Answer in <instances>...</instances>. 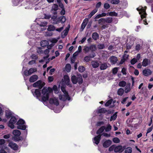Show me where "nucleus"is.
I'll return each mask as SVG.
<instances>
[{
    "label": "nucleus",
    "instance_id": "f257e3e1",
    "mask_svg": "<svg viewBox=\"0 0 153 153\" xmlns=\"http://www.w3.org/2000/svg\"><path fill=\"white\" fill-rule=\"evenodd\" d=\"M52 91V89L50 87H44L42 91L41 101L46 102L48 99L49 94Z\"/></svg>",
    "mask_w": 153,
    "mask_h": 153
},
{
    "label": "nucleus",
    "instance_id": "f03ea898",
    "mask_svg": "<svg viewBox=\"0 0 153 153\" xmlns=\"http://www.w3.org/2000/svg\"><path fill=\"white\" fill-rule=\"evenodd\" d=\"M83 51L85 53H88L89 51H91V53H94L97 50V48L96 45L92 44L89 46H85L84 47Z\"/></svg>",
    "mask_w": 153,
    "mask_h": 153
},
{
    "label": "nucleus",
    "instance_id": "7ed1b4c3",
    "mask_svg": "<svg viewBox=\"0 0 153 153\" xmlns=\"http://www.w3.org/2000/svg\"><path fill=\"white\" fill-rule=\"evenodd\" d=\"M71 80L72 83L74 84H76L78 82L79 84H81L83 82V79L81 75H78L77 76L75 75L71 77Z\"/></svg>",
    "mask_w": 153,
    "mask_h": 153
},
{
    "label": "nucleus",
    "instance_id": "20e7f679",
    "mask_svg": "<svg viewBox=\"0 0 153 153\" xmlns=\"http://www.w3.org/2000/svg\"><path fill=\"white\" fill-rule=\"evenodd\" d=\"M16 124L18 125L17 126L18 129L22 130L25 129L26 127L25 125V122L22 119L19 120L17 122Z\"/></svg>",
    "mask_w": 153,
    "mask_h": 153
},
{
    "label": "nucleus",
    "instance_id": "39448f33",
    "mask_svg": "<svg viewBox=\"0 0 153 153\" xmlns=\"http://www.w3.org/2000/svg\"><path fill=\"white\" fill-rule=\"evenodd\" d=\"M45 85L44 82L41 80H39L34 83L33 86L34 88H38L39 89H41Z\"/></svg>",
    "mask_w": 153,
    "mask_h": 153
},
{
    "label": "nucleus",
    "instance_id": "423d86ee",
    "mask_svg": "<svg viewBox=\"0 0 153 153\" xmlns=\"http://www.w3.org/2000/svg\"><path fill=\"white\" fill-rule=\"evenodd\" d=\"M17 120L14 117H12L8 124V126L11 128L13 129L14 128V124L17 122Z\"/></svg>",
    "mask_w": 153,
    "mask_h": 153
},
{
    "label": "nucleus",
    "instance_id": "0eeeda50",
    "mask_svg": "<svg viewBox=\"0 0 153 153\" xmlns=\"http://www.w3.org/2000/svg\"><path fill=\"white\" fill-rule=\"evenodd\" d=\"M125 149V146L122 147L121 145H118L117 146H116L115 145V147L114 150V152H115L121 153Z\"/></svg>",
    "mask_w": 153,
    "mask_h": 153
},
{
    "label": "nucleus",
    "instance_id": "6e6552de",
    "mask_svg": "<svg viewBox=\"0 0 153 153\" xmlns=\"http://www.w3.org/2000/svg\"><path fill=\"white\" fill-rule=\"evenodd\" d=\"M32 93L33 95L39 99V100L41 101V95L40 90L39 89H35L34 91H32Z\"/></svg>",
    "mask_w": 153,
    "mask_h": 153
},
{
    "label": "nucleus",
    "instance_id": "1a4fd4ad",
    "mask_svg": "<svg viewBox=\"0 0 153 153\" xmlns=\"http://www.w3.org/2000/svg\"><path fill=\"white\" fill-rule=\"evenodd\" d=\"M59 98L60 100L63 101H65L67 100H70V97L68 95V93L64 94L62 95H59Z\"/></svg>",
    "mask_w": 153,
    "mask_h": 153
},
{
    "label": "nucleus",
    "instance_id": "9d476101",
    "mask_svg": "<svg viewBox=\"0 0 153 153\" xmlns=\"http://www.w3.org/2000/svg\"><path fill=\"white\" fill-rule=\"evenodd\" d=\"M137 10L138 11H140L139 14L140 15L142 19L146 17L147 14L146 12L145 9H144L142 7L140 10L138 8H137Z\"/></svg>",
    "mask_w": 153,
    "mask_h": 153
},
{
    "label": "nucleus",
    "instance_id": "9b49d317",
    "mask_svg": "<svg viewBox=\"0 0 153 153\" xmlns=\"http://www.w3.org/2000/svg\"><path fill=\"white\" fill-rule=\"evenodd\" d=\"M58 5L56 4H54L52 7L51 10V12L53 14H57V10L58 9Z\"/></svg>",
    "mask_w": 153,
    "mask_h": 153
},
{
    "label": "nucleus",
    "instance_id": "f8f14e48",
    "mask_svg": "<svg viewBox=\"0 0 153 153\" xmlns=\"http://www.w3.org/2000/svg\"><path fill=\"white\" fill-rule=\"evenodd\" d=\"M96 56L95 53H92L90 54L89 56H85L84 57V60L86 62H88L91 60V58H93L94 57Z\"/></svg>",
    "mask_w": 153,
    "mask_h": 153
},
{
    "label": "nucleus",
    "instance_id": "ddd939ff",
    "mask_svg": "<svg viewBox=\"0 0 153 153\" xmlns=\"http://www.w3.org/2000/svg\"><path fill=\"white\" fill-rule=\"evenodd\" d=\"M49 103L51 104H53L56 106H58L59 104L58 99L55 97L50 98L49 100Z\"/></svg>",
    "mask_w": 153,
    "mask_h": 153
},
{
    "label": "nucleus",
    "instance_id": "4468645a",
    "mask_svg": "<svg viewBox=\"0 0 153 153\" xmlns=\"http://www.w3.org/2000/svg\"><path fill=\"white\" fill-rule=\"evenodd\" d=\"M8 146L11 149L15 150H17L18 148V146L17 144L13 142L9 143Z\"/></svg>",
    "mask_w": 153,
    "mask_h": 153
},
{
    "label": "nucleus",
    "instance_id": "2eb2a0df",
    "mask_svg": "<svg viewBox=\"0 0 153 153\" xmlns=\"http://www.w3.org/2000/svg\"><path fill=\"white\" fill-rule=\"evenodd\" d=\"M152 71L149 69H145L143 71V74L146 76H148L152 74Z\"/></svg>",
    "mask_w": 153,
    "mask_h": 153
},
{
    "label": "nucleus",
    "instance_id": "dca6fc26",
    "mask_svg": "<svg viewBox=\"0 0 153 153\" xmlns=\"http://www.w3.org/2000/svg\"><path fill=\"white\" fill-rule=\"evenodd\" d=\"M101 136V134H99L95 137L94 139L93 142L97 145H98L100 142Z\"/></svg>",
    "mask_w": 153,
    "mask_h": 153
},
{
    "label": "nucleus",
    "instance_id": "f3484780",
    "mask_svg": "<svg viewBox=\"0 0 153 153\" xmlns=\"http://www.w3.org/2000/svg\"><path fill=\"white\" fill-rule=\"evenodd\" d=\"M109 60L111 64L112 65L116 63L118 61L117 57L114 56H111L109 58Z\"/></svg>",
    "mask_w": 153,
    "mask_h": 153
},
{
    "label": "nucleus",
    "instance_id": "a211bd4d",
    "mask_svg": "<svg viewBox=\"0 0 153 153\" xmlns=\"http://www.w3.org/2000/svg\"><path fill=\"white\" fill-rule=\"evenodd\" d=\"M38 79V77L36 75H34L30 76L29 79L30 82H33L36 81Z\"/></svg>",
    "mask_w": 153,
    "mask_h": 153
},
{
    "label": "nucleus",
    "instance_id": "6ab92c4d",
    "mask_svg": "<svg viewBox=\"0 0 153 153\" xmlns=\"http://www.w3.org/2000/svg\"><path fill=\"white\" fill-rule=\"evenodd\" d=\"M88 18H85L83 21L82 23L81 26L80 28V30L81 31L83 30L85 27L86 26L88 22Z\"/></svg>",
    "mask_w": 153,
    "mask_h": 153
},
{
    "label": "nucleus",
    "instance_id": "aec40b11",
    "mask_svg": "<svg viewBox=\"0 0 153 153\" xmlns=\"http://www.w3.org/2000/svg\"><path fill=\"white\" fill-rule=\"evenodd\" d=\"M150 64V60L147 59H144L142 62V65L143 67H146Z\"/></svg>",
    "mask_w": 153,
    "mask_h": 153
},
{
    "label": "nucleus",
    "instance_id": "412c9836",
    "mask_svg": "<svg viewBox=\"0 0 153 153\" xmlns=\"http://www.w3.org/2000/svg\"><path fill=\"white\" fill-rule=\"evenodd\" d=\"M111 143V141L110 140H108L105 141L103 143V146L105 148H107L109 147Z\"/></svg>",
    "mask_w": 153,
    "mask_h": 153
},
{
    "label": "nucleus",
    "instance_id": "4be33fe9",
    "mask_svg": "<svg viewBox=\"0 0 153 153\" xmlns=\"http://www.w3.org/2000/svg\"><path fill=\"white\" fill-rule=\"evenodd\" d=\"M131 83H128L126 85V87L125 88V92L126 93L130 92L131 90L130 88Z\"/></svg>",
    "mask_w": 153,
    "mask_h": 153
},
{
    "label": "nucleus",
    "instance_id": "5701e85b",
    "mask_svg": "<svg viewBox=\"0 0 153 153\" xmlns=\"http://www.w3.org/2000/svg\"><path fill=\"white\" fill-rule=\"evenodd\" d=\"M92 37L94 40H97L99 39V36L97 33L94 32L92 34Z\"/></svg>",
    "mask_w": 153,
    "mask_h": 153
},
{
    "label": "nucleus",
    "instance_id": "b1692460",
    "mask_svg": "<svg viewBox=\"0 0 153 153\" xmlns=\"http://www.w3.org/2000/svg\"><path fill=\"white\" fill-rule=\"evenodd\" d=\"M64 79L66 84L68 85L69 84L70 79L68 75H65L64 76Z\"/></svg>",
    "mask_w": 153,
    "mask_h": 153
},
{
    "label": "nucleus",
    "instance_id": "393cba45",
    "mask_svg": "<svg viewBox=\"0 0 153 153\" xmlns=\"http://www.w3.org/2000/svg\"><path fill=\"white\" fill-rule=\"evenodd\" d=\"M41 45L42 47H45L49 44L48 42L46 40H44L41 42Z\"/></svg>",
    "mask_w": 153,
    "mask_h": 153
},
{
    "label": "nucleus",
    "instance_id": "a878e982",
    "mask_svg": "<svg viewBox=\"0 0 153 153\" xmlns=\"http://www.w3.org/2000/svg\"><path fill=\"white\" fill-rule=\"evenodd\" d=\"M91 64L94 68H97L99 65V64L98 62L94 61L92 62Z\"/></svg>",
    "mask_w": 153,
    "mask_h": 153
},
{
    "label": "nucleus",
    "instance_id": "bb28decb",
    "mask_svg": "<svg viewBox=\"0 0 153 153\" xmlns=\"http://www.w3.org/2000/svg\"><path fill=\"white\" fill-rule=\"evenodd\" d=\"M105 128V126H103L101 127L97 131V134H100L103 132Z\"/></svg>",
    "mask_w": 153,
    "mask_h": 153
},
{
    "label": "nucleus",
    "instance_id": "cd10ccee",
    "mask_svg": "<svg viewBox=\"0 0 153 153\" xmlns=\"http://www.w3.org/2000/svg\"><path fill=\"white\" fill-rule=\"evenodd\" d=\"M97 11V9H95L89 14L88 16V18L90 19L93 16Z\"/></svg>",
    "mask_w": 153,
    "mask_h": 153
},
{
    "label": "nucleus",
    "instance_id": "c85d7f7f",
    "mask_svg": "<svg viewBox=\"0 0 153 153\" xmlns=\"http://www.w3.org/2000/svg\"><path fill=\"white\" fill-rule=\"evenodd\" d=\"M108 68V65L107 63H105L101 64L100 66V68L101 70H104Z\"/></svg>",
    "mask_w": 153,
    "mask_h": 153
},
{
    "label": "nucleus",
    "instance_id": "c756f323",
    "mask_svg": "<svg viewBox=\"0 0 153 153\" xmlns=\"http://www.w3.org/2000/svg\"><path fill=\"white\" fill-rule=\"evenodd\" d=\"M6 116L7 118H9L12 117V112L9 111H6Z\"/></svg>",
    "mask_w": 153,
    "mask_h": 153
},
{
    "label": "nucleus",
    "instance_id": "7c9ffc66",
    "mask_svg": "<svg viewBox=\"0 0 153 153\" xmlns=\"http://www.w3.org/2000/svg\"><path fill=\"white\" fill-rule=\"evenodd\" d=\"M128 57V55L126 54V53H125L123 56V59L121 60V61L120 62V64L123 63L127 59Z\"/></svg>",
    "mask_w": 153,
    "mask_h": 153
},
{
    "label": "nucleus",
    "instance_id": "2f4dec72",
    "mask_svg": "<svg viewBox=\"0 0 153 153\" xmlns=\"http://www.w3.org/2000/svg\"><path fill=\"white\" fill-rule=\"evenodd\" d=\"M13 134L15 136H19L20 135L21 133L20 131L18 130H14L13 132Z\"/></svg>",
    "mask_w": 153,
    "mask_h": 153
},
{
    "label": "nucleus",
    "instance_id": "473e14b6",
    "mask_svg": "<svg viewBox=\"0 0 153 153\" xmlns=\"http://www.w3.org/2000/svg\"><path fill=\"white\" fill-rule=\"evenodd\" d=\"M124 92V90L123 88H120L118 89L117 93V94L119 96H122Z\"/></svg>",
    "mask_w": 153,
    "mask_h": 153
},
{
    "label": "nucleus",
    "instance_id": "72a5a7b5",
    "mask_svg": "<svg viewBox=\"0 0 153 153\" xmlns=\"http://www.w3.org/2000/svg\"><path fill=\"white\" fill-rule=\"evenodd\" d=\"M117 15V14L114 11L108 12L107 13V16H116Z\"/></svg>",
    "mask_w": 153,
    "mask_h": 153
},
{
    "label": "nucleus",
    "instance_id": "f704fd0d",
    "mask_svg": "<svg viewBox=\"0 0 153 153\" xmlns=\"http://www.w3.org/2000/svg\"><path fill=\"white\" fill-rule=\"evenodd\" d=\"M126 85V82L124 81H122L119 82V85L120 87H125Z\"/></svg>",
    "mask_w": 153,
    "mask_h": 153
},
{
    "label": "nucleus",
    "instance_id": "c9c22d12",
    "mask_svg": "<svg viewBox=\"0 0 153 153\" xmlns=\"http://www.w3.org/2000/svg\"><path fill=\"white\" fill-rule=\"evenodd\" d=\"M55 29V27L53 25H51L48 26V30L49 31H54Z\"/></svg>",
    "mask_w": 153,
    "mask_h": 153
},
{
    "label": "nucleus",
    "instance_id": "e433bc0d",
    "mask_svg": "<svg viewBox=\"0 0 153 153\" xmlns=\"http://www.w3.org/2000/svg\"><path fill=\"white\" fill-rule=\"evenodd\" d=\"M65 69L66 71L68 72H70L71 69V65L69 64H67L65 66Z\"/></svg>",
    "mask_w": 153,
    "mask_h": 153
},
{
    "label": "nucleus",
    "instance_id": "4c0bfd02",
    "mask_svg": "<svg viewBox=\"0 0 153 153\" xmlns=\"http://www.w3.org/2000/svg\"><path fill=\"white\" fill-rule=\"evenodd\" d=\"M117 112H115L114 114H113L112 116L111 117V118L110 119V121H112L113 120H115L117 117Z\"/></svg>",
    "mask_w": 153,
    "mask_h": 153
},
{
    "label": "nucleus",
    "instance_id": "58836bf2",
    "mask_svg": "<svg viewBox=\"0 0 153 153\" xmlns=\"http://www.w3.org/2000/svg\"><path fill=\"white\" fill-rule=\"evenodd\" d=\"M125 153H131L132 152V149L130 147H128L125 149Z\"/></svg>",
    "mask_w": 153,
    "mask_h": 153
},
{
    "label": "nucleus",
    "instance_id": "ea45409f",
    "mask_svg": "<svg viewBox=\"0 0 153 153\" xmlns=\"http://www.w3.org/2000/svg\"><path fill=\"white\" fill-rule=\"evenodd\" d=\"M105 22L108 23H111L112 21V18L111 17H108L105 19Z\"/></svg>",
    "mask_w": 153,
    "mask_h": 153
},
{
    "label": "nucleus",
    "instance_id": "a19ab883",
    "mask_svg": "<svg viewBox=\"0 0 153 153\" xmlns=\"http://www.w3.org/2000/svg\"><path fill=\"white\" fill-rule=\"evenodd\" d=\"M29 72V74L30 75L34 72L36 71V69L34 68H30L28 71Z\"/></svg>",
    "mask_w": 153,
    "mask_h": 153
},
{
    "label": "nucleus",
    "instance_id": "79ce46f5",
    "mask_svg": "<svg viewBox=\"0 0 153 153\" xmlns=\"http://www.w3.org/2000/svg\"><path fill=\"white\" fill-rule=\"evenodd\" d=\"M59 19L62 23H64L66 21V18L64 16H62L59 17Z\"/></svg>",
    "mask_w": 153,
    "mask_h": 153
},
{
    "label": "nucleus",
    "instance_id": "37998d69",
    "mask_svg": "<svg viewBox=\"0 0 153 153\" xmlns=\"http://www.w3.org/2000/svg\"><path fill=\"white\" fill-rule=\"evenodd\" d=\"M105 47V46L103 44H99L97 45V48L99 49H102Z\"/></svg>",
    "mask_w": 153,
    "mask_h": 153
},
{
    "label": "nucleus",
    "instance_id": "c03bdc74",
    "mask_svg": "<svg viewBox=\"0 0 153 153\" xmlns=\"http://www.w3.org/2000/svg\"><path fill=\"white\" fill-rule=\"evenodd\" d=\"M106 112V110L104 108H102L99 109L97 111L98 113H105Z\"/></svg>",
    "mask_w": 153,
    "mask_h": 153
},
{
    "label": "nucleus",
    "instance_id": "a18cd8bd",
    "mask_svg": "<svg viewBox=\"0 0 153 153\" xmlns=\"http://www.w3.org/2000/svg\"><path fill=\"white\" fill-rule=\"evenodd\" d=\"M78 70L80 72L82 73L85 70V68L83 66H80L78 68Z\"/></svg>",
    "mask_w": 153,
    "mask_h": 153
},
{
    "label": "nucleus",
    "instance_id": "49530a36",
    "mask_svg": "<svg viewBox=\"0 0 153 153\" xmlns=\"http://www.w3.org/2000/svg\"><path fill=\"white\" fill-rule=\"evenodd\" d=\"M111 126L110 124H108L106 128L105 127V131L108 132L111 130Z\"/></svg>",
    "mask_w": 153,
    "mask_h": 153
},
{
    "label": "nucleus",
    "instance_id": "de8ad7c7",
    "mask_svg": "<svg viewBox=\"0 0 153 153\" xmlns=\"http://www.w3.org/2000/svg\"><path fill=\"white\" fill-rule=\"evenodd\" d=\"M113 141L115 143H119L120 142V140L117 137H114L113 138Z\"/></svg>",
    "mask_w": 153,
    "mask_h": 153
},
{
    "label": "nucleus",
    "instance_id": "09e8293b",
    "mask_svg": "<svg viewBox=\"0 0 153 153\" xmlns=\"http://www.w3.org/2000/svg\"><path fill=\"white\" fill-rule=\"evenodd\" d=\"M119 0H112L111 1V3L113 4H117L120 3Z\"/></svg>",
    "mask_w": 153,
    "mask_h": 153
},
{
    "label": "nucleus",
    "instance_id": "8fccbe9b",
    "mask_svg": "<svg viewBox=\"0 0 153 153\" xmlns=\"http://www.w3.org/2000/svg\"><path fill=\"white\" fill-rule=\"evenodd\" d=\"M47 24V22H41L40 24H39V25L41 27H44Z\"/></svg>",
    "mask_w": 153,
    "mask_h": 153
},
{
    "label": "nucleus",
    "instance_id": "3c124183",
    "mask_svg": "<svg viewBox=\"0 0 153 153\" xmlns=\"http://www.w3.org/2000/svg\"><path fill=\"white\" fill-rule=\"evenodd\" d=\"M137 62V60L135 58L133 59L131 61V63L132 65H134Z\"/></svg>",
    "mask_w": 153,
    "mask_h": 153
},
{
    "label": "nucleus",
    "instance_id": "603ef678",
    "mask_svg": "<svg viewBox=\"0 0 153 153\" xmlns=\"http://www.w3.org/2000/svg\"><path fill=\"white\" fill-rule=\"evenodd\" d=\"M115 147V145H113L111 146L109 148L108 150L110 152H111L113 150H114Z\"/></svg>",
    "mask_w": 153,
    "mask_h": 153
},
{
    "label": "nucleus",
    "instance_id": "864d4df0",
    "mask_svg": "<svg viewBox=\"0 0 153 153\" xmlns=\"http://www.w3.org/2000/svg\"><path fill=\"white\" fill-rule=\"evenodd\" d=\"M49 41L53 43H56L57 42L58 40L54 38L50 39Z\"/></svg>",
    "mask_w": 153,
    "mask_h": 153
},
{
    "label": "nucleus",
    "instance_id": "5fc2aeb1",
    "mask_svg": "<svg viewBox=\"0 0 153 153\" xmlns=\"http://www.w3.org/2000/svg\"><path fill=\"white\" fill-rule=\"evenodd\" d=\"M118 71V68L117 67L114 68L112 70V73L113 74H115Z\"/></svg>",
    "mask_w": 153,
    "mask_h": 153
},
{
    "label": "nucleus",
    "instance_id": "6e6d98bb",
    "mask_svg": "<svg viewBox=\"0 0 153 153\" xmlns=\"http://www.w3.org/2000/svg\"><path fill=\"white\" fill-rule=\"evenodd\" d=\"M101 22L105 23V19L101 18L99 19L98 20V23L99 24H100Z\"/></svg>",
    "mask_w": 153,
    "mask_h": 153
},
{
    "label": "nucleus",
    "instance_id": "4d7b16f0",
    "mask_svg": "<svg viewBox=\"0 0 153 153\" xmlns=\"http://www.w3.org/2000/svg\"><path fill=\"white\" fill-rule=\"evenodd\" d=\"M112 101L111 100H108L105 104V105L106 106H108L111 103Z\"/></svg>",
    "mask_w": 153,
    "mask_h": 153
},
{
    "label": "nucleus",
    "instance_id": "13d9d810",
    "mask_svg": "<svg viewBox=\"0 0 153 153\" xmlns=\"http://www.w3.org/2000/svg\"><path fill=\"white\" fill-rule=\"evenodd\" d=\"M53 33L52 32H46L45 36H50L52 35Z\"/></svg>",
    "mask_w": 153,
    "mask_h": 153
},
{
    "label": "nucleus",
    "instance_id": "bf43d9fd",
    "mask_svg": "<svg viewBox=\"0 0 153 153\" xmlns=\"http://www.w3.org/2000/svg\"><path fill=\"white\" fill-rule=\"evenodd\" d=\"M110 7L109 4L108 3H105L104 4V7L106 9H108Z\"/></svg>",
    "mask_w": 153,
    "mask_h": 153
},
{
    "label": "nucleus",
    "instance_id": "052dcab7",
    "mask_svg": "<svg viewBox=\"0 0 153 153\" xmlns=\"http://www.w3.org/2000/svg\"><path fill=\"white\" fill-rule=\"evenodd\" d=\"M53 89L55 91L56 93H58V91L57 89V87L56 85H54L53 87Z\"/></svg>",
    "mask_w": 153,
    "mask_h": 153
},
{
    "label": "nucleus",
    "instance_id": "680f3d73",
    "mask_svg": "<svg viewBox=\"0 0 153 153\" xmlns=\"http://www.w3.org/2000/svg\"><path fill=\"white\" fill-rule=\"evenodd\" d=\"M101 135H103L104 136L106 137H109L111 136L110 134H108L105 133H102Z\"/></svg>",
    "mask_w": 153,
    "mask_h": 153
},
{
    "label": "nucleus",
    "instance_id": "e2e57ef3",
    "mask_svg": "<svg viewBox=\"0 0 153 153\" xmlns=\"http://www.w3.org/2000/svg\"><path fill=\"white\" fill-rule=\"evenodd\" d=\"M126 69H125L124 68H122V71H121V72L123 74H124V75L126 74Z\"/></svg>",
    "mask_w": 153,
    "mask_h": 153
},
{
    "label": "nucleus",
    "instance_id": "0e129e2a",
    "mask_svg": "<svg viewBox=\"0 0 153 153\" xmlns=\"http://www.w3.org/2000/svg\"><path fill=\"white\" fill-rule=\"evenodd\" d=\"M101 4H102L100 2H98L96 4V9H97V8H99L101 6Z\"/></svg>",
    "mask_w": 153,
    "mask_h": 153
},
{
    "label": "nucleus",
    "instance_id": "69168bd1",
    "mask_svg": "<svg viewBox=\"0 0 153 153\" xmlns=\"http://www.w3.org/2000/svg\"><path fill=\"white\" fill-rule=\"evenodd\" d=\"M53 15L51 17V19H53V21H55L57 18V14H53Z\"/></svg>",
    "mask_w": 153,
    "mask_h": 153
},
{
    "label": "nucleus",
    "instance_id": "338daca9",
    "mask_svg": "<svg viewBox=\"0 0 153 153\" xmlns=\"http://www.w3.org/2000/svg\"><path fill=\"white\" fill-rule=\"evenodd\" d=\"M153 128V125L150 128L148 129L147 133H149L152 131Z\"/></svg>",
    "mask_w": 153,
    "mask_h": 153
},
{
    "label": "nucleus",
    "instance_id": "774afa93",
    "mask_svg": "<svg viewBox=\"0 0 153 153\" xmlns=\"http://www.w3.org/2000/svg\"><path fill=\"white\" fill-rule=\"evenodd\" d=\"M79 52L78 51H76L75 52L73 55V57L75 58V57L78 55Z\"/></svg>",
    "mask_w": 153,
    "mask_h": 153
}]
</instances>
